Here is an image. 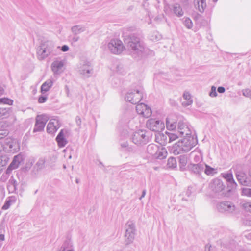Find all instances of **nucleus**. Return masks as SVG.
I'll return each mask as SVG.
<instances>
[{"mask_svg":"<svg viewBox=\"0 0 251 251\" xmlns=\"http://www.w3.org/2000/svg\"><path fill=\"white\" fill-rule=\"evenodd\" d=\"M46 159L44 157L40 158L33 167L32 173L36 175L38 172L45 167Z\"/></svg>","mask_w":251,"mask_h":251,"instance_id":"f3484780","label":"nucleus"},{"mask_svg":"<svg viewBox=\"0 0 251 251\" xmlns=\"http://www.w3.org/2000/svg\"><path fill=\"white\" fill-rule=\"evenodd\" d=\"M25 159V155L20 152L18 154L14 156L9 166L15 170L19 167L20 165L24 162Z\"/></svg>","mask_w":251,"mask_h":251,"instance_id":"dca6fc26","label":"nucleus"},{"mask_svg":"<svg viewBox=\"0 0 251 251\" xmlns=\"http://www.w3.org/2000/svg\"><path fill=\"white\" fill-rule=\"evenodd\" d=\"M137 104V105L136 106V110L139 114L141 115V114L143 113V105H144V104L142 103Z\"/></svg>","mask_w":251,"mask_h":251,"instance_id":"3c124183","label":"nucleus"},{"mask_svg":"<svg viewBox=\"0 0 251 251\" xmlns=\"http://www.w3.org/2000/svg\"><path fill=\"white\" fill-rule=\"evenodd\" d=\"M4 90L3 87L0 86V96L4 94Z\"/></svg>","mask_w":251,"mask_h":251,"instance_id":"774afa93","label":"nucleus"},{"mask_svg":"<svg viewBox=\"0 0 251 251\" xmlns=\"http://www.w3.org/2000/svg\"><path fill=\"white\" fill-rule=\"evenodd\" d=\"M185 26L188 29H191L193 27V23L191 20L189 18H185L184 21Z\"/></svg>","mask_w":251,"mask_h":251,"instance_id":"37998d69","label":"nucleus"},{"mask_svg":"<svg viewBox=\"0 0 251 251\" xmlns=\"http://www.w3.org/2000/svg\"><path fill=\"white\" fill-rule=\"evenodd\" d=\"M108 48L114 54L121 53L124 47L121 41L118 39H112L108 44Z\"/></svg>","mask_w":251,"mask_h":251,"instance_id":"1a4fd4ad","label":"nucleus"},{"mask_svg":"<svg viewBox=\"0 0 251 251\" xmlns=\"http://www.w3.org/2000/svg\"><path fill=\"white\" fill-rule=\"evenodd\" d=\"M8 201H10V202L11 203H14L16 201V198L15 197H9L8 199H7Z\"/></svg>","mask_w":251,"mask_h":251,"instance_id":"338daca9","label":"nucleus"},{"mask_svg":"<svg viewBox=\"0 0 251 251\" xmlns=\"http://www.w3.org/2000/svg\"><path fill=\"white\" fill-rule=\"evenodd\" d=\"M7 159L6 156H0V166H3L5 165L7 163Z\"/></svg>","mask_w":251,"mask_h":251,"instance_id":"603ef678","label":"nucleus"},{"mask_svg":"<svg viewBox=\"0 0 251 251\" xmlns=\"http://www.w3.org/2000/svg\"><path fill=\"white\" fill-rule=\"evenodd\" d=\"M183 150L185 152L190 151L197 143V140L191 136V135H186L181 140Z\"/></svg>","mask_w":251,"mask_h":251,"instance_id":"6e6552de","label":"nucleus"},{"mask_svg":"<svg viewBox=\"0 0 251 251\" xmlns=\"http://www.w3.org/2000/svg\"><path fill=\"white\" fill-rule=\"evenodd\" d=\"M121 150L126 152L134 153L135 149L132 146H130L127 142H125L120 144Z\"/></svg>","mask_w":251,"mask_h":251,"instance_id":"bb28decb","label":"nucleus"},{"mask_svg":"<svg viewBox=\"0 0 251 251\" xmlns=\"http://www.w3.org/2000/svg\"><path fill=\"white\" fill-rule=\"evenodd\" d=\"M178 132L182 136L190 135L191 132L186 125L183 122H179L178 123Z\"/></svg>","mask_w":251,"mask_h":251,"instance_id":"b1692460","label":"nucleus"},{"mask_svg":"<svg viewBox=\"0 0 251 251\" xmlns=\"http://www.w3.org/2000/svg\"><path fill=\"white\" fill-rule=\"evenodd\" d=\"M35 160L34 157L30 158L26 162L25 166L23 168V171L27 172L29 171L35 162Z\"/></svg>","mask_w":251,"mask_h":251,"instance_id":"e433bc0d","label":"nucleus"},{"mask_svg":"<svg viewBox=\"0 0 251 251\" xmlns=\"http://www.w3.org/2000/svg\"><path fill=\"white\" fill-rule=\"evenodd\" d=\"M242 94L245 97L251 99V87L243 89Z\"/></svg>","mask_w":251,"mask_h":251,"instance_id":"c03bdc74","label":"nucleus"},{"mask_svg":"<svg viewBox=\"0 0 251 251\" xmlns=\"http://www.w3.org/2000/svg\"><path fill=\"white\" fill-rule=\"evenodd\" d=\"M211 245L209 244H207L205 246V250L208 251H211L212 249H211Z\"/></svg>","mask_w":251,"mask_h":251,"instance_id":"69168bd1","label":"nucleus"},{"mask_svg":"<svg viewBox=\"0 0 251 251\" xmlns=\"http://www.w3.org/2000/svg\"><path fill=\"white\" fill-rule=\"evenodd\" d=\"M69 48L67 45H64L61 47V50L63 52H66L69 50Z\"/></svg>","mask_w":251,"mask_h":251,"instance_id":"680f3d73","label":"nucleus"},{"mask_svg":"<svg viewBox=\"0 0 251 251\" xmlns=\"http://www.w3.org/2000/svg\"><path fill=\"white\" fill-rule=\"evenodd\" d=\"M53 85V81L51 79H48L45 81L41 87V93L44 94L48 91Z\"/></svg>","mask_w":251,"mask_h":251,"instance_id":"c756f323","label":"nucleus"},{"mask_svg":"<svg viewBox=\"0 0 251 251\" xmlns=\"http://www.w3.org/2000/svg\"><path fill=\"white\" fill-rule=\"evenodd\" d=\"M71 31L75 35L79 34L85 31V28L80 25H77L73 26L71 27Z\"/></svg>","mask_w":251,"mask_h":251,"instance_id":"473e14b6","label":"nucleus"},{"mask_svg":"<svg viewBox=\"0 0 251 251\" xmlns=\"http://www.w3.org/2000/svg\"><path fill=\"white\" fill-rule=\"evenodd\" d=\"M75 121L77 125L80 126L81 125V119L79 116H76L75 118Z\"/></svg>","mask_w":251,"mask_h":251,"instance_id":"bf43d9fd","label":"nucleus"},{"mask_svg":"<svg viewBox=\"0 0 251 251\" xmlns=\"http://www.w3.org/2000/svg\"><path fill=\"white\" fill-rule=\"evenodd\" d=\"M166 124L168 130H173L176 128V122H174L172 123H170L167 118L166 119Z\"/></svg>","mask_w":251,"mask_h":251,"instance_id":"ea45409f","label":"nucleus"},{"mask_svg":"<svg viewBox=\"0 0 251 251\" xmlns=\"http://www.w3.org/2000/svg\"><path fill=\"white\" fill-rule=\"evenodd\" d=\"M242 195L251 197V189L243 188L242 190Z\"/></svg>","mask_w":251,"mask_h":251,"instance_id":"49530a36","label":"nucleus"},{"mask_svg":"<svg viewBox=\"0 0 251 251\" xmlns=\"http://www.w3.org/2000/svg\"><path fill=\"white\" fill-rule=\"evenodd\" d=\"M167 166L169 168H175L176 167V158L170 157L168 159Z\"/></svg>","mask_w":251,"mask_h":251,"instance_id":"4c0bfd02","label":"nucleus"},{"mask_svg":"<svg viewBox=\"0 0 251 251\" xmlns=\"http://www.w3.org/2000/svg\"><path fill=\"white\" fill-rule=\"evenodd\" d=\"M8 134L9 131L7 129H0V139L5 138Z\"/></svg>","mask_w":251,"mask_h":251,"instance_id":"de8ad7c7","label":"nucleus"},{"mask_svg":"<svg viewBox=\"0 0 251 251\" xmlns=\"http://www.w3.org/2000/svg\"><path fill=\"white\" fill-rule=\"evenodd\" d=\"M125 245H128L133 242L136 234L135 224L133 221H128L125 226Z\"/></svg>","mask_w":251,"mask_h":251,"instance_id":"20e7f679","label":"nucleus"},{"mask_svg":"<svg viewBox=\"0 0 251 251\" xmlns=\"http://www.w3.org/2000/svg\"><path fill=\"white\" fill-rule=\"evenodd\" d=\"M2 145L4 148L6 146L8 147L10 151L16 152L19 149L17 141L10 137H6L4 139Z\"/></svg>","mask_w":251,"mask_h":251,"instance_id":"4468645a","label":"nucleus"},{"mask_svg":"<svg viewBox=\"0 0 251 251\" xmlns=\"http://www.w3.org/2000/svg\"><path fill=\"white\" fill-rule=\"evenodd\" d=\"M173 10L174 14L178 17H181L184 14L182 8L178 3H175L173 5Z\"/></svg>","mask_w":251,"mask_h":251,"instance_id":"72a5a7b5","label":"nucleus"},{"mask_svg":"<svg viewBox=\"0 0 251 251\" xmlns=\"http://www.w3.org/2000/svg\"><path fill=\"white\" fill-rule=\"evenodd\" d=\"M13 100L7 98H2L0 99V104H6L8 105H12L13 104Z\"/></svg>","mask_w":251,"mask_h":251,"instance_id":"79ce46f5","label":"nucleus"},{"mask_svg":"<svg viewBox=\"0 0 251 251\" xmlns=\"http://www.w3.org/2000/svg\"><path fill=\"white\" fill-rule=\"evenodd\" d=\"M18 184L19 183L17 180H15L12 176L8 181L7 185V189L8 190L9 192L17 193V191L18 190L17 186Z\"/></svg>","mask_w":251,"mask_h":251,"instance_id":"aec40b11","label":"nucleus"},{"mask_svg":"<svg viewBox=\"0 0 251 251\" xmlns=\"http://www.w3.org/2000/svg\"><path fill=\"white\" fill-rule=\"evenodd\" d=\"M12 112L11 107H0V120L7 118Z\"/></svg>","mask_w":251,"mask_h":251,"instance_id":"4be33fe9","label":"nucleus"},{"mask_svg":"<svg viewBox=\"0 0 251 251\" xmlns=\"http://www.w3.org/2000/svg\"><path fill=\"white\" fill-rule=\"evenodd\" d=\"M79 71L84 77H89L93 72L90 62L86 60H82L79 64Z\"/></svg>","mask_w":251,"mask_h":251,"instance_id":"9d476101","label":"nucleus"},{"mask_svg":"<svg viewBox=\"0 0 251 251\" xmlns=\"http://www.w3.org/2000/svg\"><path fill=\"white\" fill-rule=\"evenodd\" d=\"M14 169L10 167V166L9 165L8 168L6 170L5 173L9 176L12 172V171Z\"/></svg>","mask_w":251,"mask_h":251,"instance_id":"052dcab7","label":"nucleus"},{"mask_svg":"<svg viewBox=\"0 0 251 251\" xmlns=\"http://www.w3.org/2000/svg\"><path fill=\"white\" fill-rule=\"evenodd\" d=\"M204 163H190L188 165V167L192 173L200 176L204 170Z\"/></svg>","mask_w":251,"mask_h":251,"instance_id":"2eb2a0df","label":"nucleus"},{"mask_svg":"<svg viewBox=\"0 0 251 251\" xmlns=\"http://www.w3.org/2000/svg\"><path fill=\"white\" fill-rule=\"evenodd\" d=\"M56 141L60 148L64 147L67 143V141L64 137L63 129L60 130L56 138Z\"/></svg>","mask_w":251,"mask_h":251,"instance_id":"5701e85b","label":"nucleus"},{"mask_svg":"<svg viewBox=\"0 0 251 251\" xmlns=\"http://www.w3.org/2000/svg\"><path fill=\"white\" fill-rule=\"evenodd\" d=\"M193 190L192 187L189 186L188 187L187 190L185 192V195L187 197H190L191 196L192 194L193 193V190Z\"/></svg>","mask_w":251,"mask_h":251,"instance_id":"5fc2aeb1","label":"nucleus"},{"mask_svg":"<svg viewBox=\"0 0 251 251\" xmlns=\"http://www.w3.org/2000/svg\"><path fill=\"white\" fill-rule=\"evenodd\" d=\"M143 113L141 114L145 117H149L151 114V109L147 105H143Z\"/></svg>","mask_w":251,"mask_h":251,"instance_id":"58836bf2","label":"nucleus"},{"mask_svg":"<svg viewBox=\"0 0 251 251\" xmlns=\"http://www.w3.org/2000/svg\"><path fill=\"white\" fill-rule=\"evenodd\" d=\"M194 4L201 13H203L206 7V0H194Z\"/></svg>","mask_w":251,"mask_h":251,"instance_id":"393cba45","label":"nucleus"},{"mask_svg":"<svg viewBox=\"0 0 251 251\" xmlns=\"http://www.w3.org/2000/svg\"><path fill=\"white\" fill-rule=\"evenodd\" d=\"M79 39V37L75 35H74V36L72 38V41L73 42H77Z\"/></svg>","mask_w":251,"mask_h":251,"instance_id":"0e129e2a","label":"nucleus"},{"mask_svg":"<svg viewBox=\"0 0 251 251\" xmlns=\"http://www.w3.org/2000/svg\"><path fill=\"white\" fill-rule=\"evenodd\" d=\"M48 97L46 96L41 95L38 99V102L40 103H44L47 100Z\"/></svg>","mask_w":251,"mask_h":251,"instance_id":"4d7b16f0","label":"nucleus"},{"mask_svg":"<svg viewBox=\"0 0 251 251\" xmlns=\"http://www.w3.org/2000/svg\"><path fill=\"white\" fill-rule=\"evenodd\" d=\"M225 188L223 181L219 178L213 179L209 184V188L213 197L218 198L230 197L233 194V190L229 184H227L226 192L224 191Z\"/></svg>","mask_w":251,"mask_h":251,"instance_id":"f03ea898","label":"nucleus"},{"mask_svg":"<svg viewBox=\"0 0 251 251\" xmlns=\"http://www.w3.org/2000/svg\"><path fill=\"white\" fill-rule=\"evenodd\" d=\"M182 148V143L179 140L171 148L170 151L175 155H178L185 152Z\"/></svg>","mask_w":251,"mask_h":251,"instance_id":"412c9836","label":"nucleus"},{"mask_svg":"<svg viewBox=\"0 0 251 251\" xmlns=\"http://www.w3.org/2000/svg\"><path fill=\"white\" fill-rule=\"evenodd\" d=\"M9 176L7 174H6L5 173L1 176L0 177V180L2 182H5L7 180L8 178L9 177Z\"/></svg>","mask_w":251,"mask_h":251,"instance_id":"13d9d810","label":"nucleus"},{"mask_svg":"<svg viewBox=\"0 0 251 251\" xmlns=\"http://www.w3.org/2000/svg\"><path fill=\"white\" fill-rule=\"evenodd\" d=\"M11 204V203L10 202V201L6 200L4 204H3V205L2 207V210L8 209L9 208V207L10 206Z\"/></svg>","mask_w":251,"mask_h":251,"instance_id":"6e6d98bb","label":"nucleus"},{"mask_svg":"<svg viewBox=\"0 0 251 251\" xmlns=\"http://www.w3.org/2000/svg\"><path fill=\"white\" fill-rule=\"evenodd\" d=\"M236 178L242 185L248 186L250 184V181L248 179L245 173H240L239 174H236Z\"/></svg>","mask_w":251,"mask_h":251,"instance_id":"a878e982","label":"nucleus"},{"mask_svg":"<svg viewBox=\"0 0 251 251\" xmlns=\"http://www.w3.org/2000/svg\"><path fill=\"white\" fill-rule=\"evenodd\" d=\"M217 91L219 93H223L225 91V88L224 87L220 86L218 88Z\"/></svg>","mask_w":251,"mask_h":251,"instance_id":"e2e57ef3","label":"nucleus"},{"mask_svg":"<svg viewBox=\"0 0 251 251\" xmlns=\"http://www.w3.org/2000/svg\"><path fill=\"white\" fill-rule=\"evenodd\" d=\"M243 208L249 212H251V202H245L242 204Z\"/></svg>","mask_w":251,"mask_h":251,"instance_id":"a18cd8bd","label":"nucleus"},{"mask_svg":"<svg viewBox=\"0 0 251 251\" xmlns=\"http://www.w3.org/2000/svg\"><path fill=\"white\" fill-rule=\"evenodd\" d=\"M202 159L201 155L200 153L195 154L193 158V161L196 164L201 163V161Z\"/></svg>","mask_w":251,"mask_h":251,"instance_id":"8fccbe9b","label":"nucleus"},{"mask_svg":"<svg viewBox=\"0 0 251 251\" xmlns=\"http://www.w3.org/2000/svg\"><path fill=\"white\" fill-rule=\"evenodd\" d=\"M161 38V35L157 32H153L151 36V39L152 41H158Z\"/></svg>","mask_w":251,"mask_h":251,"instance_id":"09e8293b","label":"nucleus"},{"mask_svg":"<svg viewBox=\"0 0 251 251\" xmlns=\"http://www.w3.org/2000/svg\"><path fill=\"white\" fill-rule=\"evenodd\" d=\"M167 154V152L163 148H159L158 151L155 155L154 158L158 159H163L165 158Z\"/></svg>","mask_w":251,"mask_h":251,"instance_id":"f704fd0d","label":"nucleus"},{"mask_svg":"<svg viewBox=\"0 0 251 251\" xmlns=\"http://www.w3.org/2000/svg\"><path fill=\"white\" fill-rule=\"evenodd\" d=\"M124 42L130 50L133 58L139 60L142 57L145 50V45L139 34H130L125 38Z\"/></svg>","mask_w":251,"mask_h":251,"instance_id":"f257e3e1","label":"nucleus"},{"mask_svg":"<svg viewBox=\"0 0 251 251\" xmlns=\"http://www.w3.org/2000/svg\"><path fill=\"white\" fill-rule=\"evenodd\" d=\"M64 64V62L62 60H55L51 64V70L55 74H60L62 72Z\"/></svg>","mask_w":251,"mask_h":251,"instance_id":"a211bd4d","label":"nucleus"},{"mask_svg":"<svg viewBox=\"0 0 251 251\" xmlns=\"http://www.w3.org/2000/svg\"><path fill=\"white\" fill-rule=\"evenodd\" d=\"M205 169L204 168V173L208 176H213L217 173L216 169L213 168L210 166L205 164Z\"/></svg>","mask_w":251,"mask_h":251,"instance_id":"c9c22d12","label":"nucleus"},{"mask_svg":"<svg viewBox=\"0 0 251 251\" xmlns=\"http://www.w3.org/2000/svg\"><path fill=\"white\" fill-rule=\"evenodd\" d=\"M72 247V242L71 240L69 239L66 240L63 243L62 246L61 247V248L68 249H72L71 247Z\"/></svg>","mask_w":251,"mask_h":251,"instance_id":"a19ab883","label":"nucleus"},{"mask_svg":"<svg viewBox=\"0 0 251 251\" xmlns=\"http://www.w3.org/2000/svg\"><path fill=\"white\" fill-rule=\"evenodd\" d=\"M179 166L181 171H184L187 163V157L185 155H182L178 157Z\"/></svg>","mask_w":251,"mask_h":251,"instance_id":"2f4dec72","label":"nucleus"},{"mask_svg":"<svg viewBox=\"0 0 251 251\" xmlns=\"http://www.w3.org/2000/svg\"><path fill=\"white\" fill-rule=\"evenodd\" d=\"M147 132L143 130H139L135 132L132 135V141L138 146H142L147 144L149 139V136L147 135Z\"/></svg>","mask_w":251,"mask_h":251,"instance_id":"423d86ee","label":"nucleus"},{"mask_svg":"<svg viewBox=\"0 0 251 251\" xmlns=\"http://www.w3.org/2000/svg\"><path fill=\"white\" fill-rule=\"evenodd\" d=\"M159 146L154 144H151L147 146V151L148 154H150L154 158L155 155L158 151Z\"/></svg>","mask_w":251,"mask_h":251,"instance_id":"cd10ccee","label":"nucleus"},{"mask_svg":"<svg viewBox=\"0 0 251 251\" xmlns=\"http://www.w3.org/2000/svg\"><path fill=\"white\" fill-rule=\"evenodd\" d=\"M48 120V117L45 115H37L36 118V123L33 129V132L43 131Z\"/></svg>","mask_w":251,"mask_h":251,"instance_id":"9b49d317","label":"nucleus"},{"mask_svg":"<svg viewBox=\"0 0 251 251\" xmlns=\"http://www.w3.org/2000/svg\"><path fill=\"white\" fill-rule=\"evenodd\" d=\"M209 96L211 97H215L217 96V93L216 92V87L212 86L211 88V91L209 93Z\"/></svg>","mask_w":251,"mask_h":251,"instance_id":"864d4df0","label":"nucleus"},{"mask_svg":"<svg viewBox=\"0 0 251 251\" xmlns=\"http://www.w3.org/2000/svg\"><path fill=\"white\" fill-rule=\"evenodd\" d=\"M146 126L148 129L154 132H159L164 129L165 127V125L163 121L153 118L148 120Z\"/></svg>","mask_w":251,"mask_h":251,"instance_id":"0eeeda50","label":"nucleus"},{"mask_svg":"<svg viewBox=\"0 0 251 251\" xmlns=\"http://www.w3.org/2000/svg\"><path fill=\"white\" fill-rule=\"evenodd\" d=\"M55 50V46L52 42L50 41L43 42L37 49L38 58L40 60H42L50 54L56 55Z\"/></svg>","mask_w":251,"mask_h":251,"instance_id":"7ed1b4c3","label":"nucleus"},{"mask_svg":"<svg viewBox=\"0 0 251 251\" xmlns=\"http://www.w3.org/2000/svg\"><path fill=\"white\" fill-rule=\"evenodd\" d=\"M143 95L142 88L131 90L127 93L125 97V100L133 104H136L141 100L143 98Z\"/></svg>","mask_w":251,"mask_h":251,"instance_id":"39448f33","label":"nucleus"},{"mask_svg":"<svg viewBox=\"0 0 251 251\" xmlns=\"http://www.w3.org/2000/svg\"><path fill=\"white\" fill-rule=\"evenodd\" d=\"M61 124L57 119H51L47 126V132L49 134H53L59 129Z\"/></svg>","mask_w":251,"mask_h":251,"instance_id":"ddd939ff","label":"nucleus"},{"mask_svg":"<svg viewBox=\"0 0 251 251\" xmlns=\"http://www.w3.org/2000/svg\"><path fill=\"white\" fill-rule=\"evenodd\" d=\"M161 138L165 141H167L168 138V142L170 143L176 140L178 138V136L174 133L166 132L165 134H162Z\"/></svg>","mask_w":251,"mask_h":251,"instance_id":"c85d7f7f","label":"nucleus"},{"mask_svg":"<svg viewBox=\"0 0 251 251\" xmlns=\"http://www.w3.org/2000/svg\"><path fill=\"white\" fill-rule=\"evenodd\" d=\"M183 97L186 100V101L182 102V104L183 106L187 107L192 104L193 100L189 92H185L183 95Z\"/></svg>","mask_w":251,"mask_h":251,"instance_id":"7c9ffc66","label":"nucleus"},{"mask_svg":"<svg viewBox=\"0 0 251 251\" xmlns=\"http://www.w3.org/2000/svg\"><path fill=\"white\" fill-rule=\"evenodd\" d=\"M222 176L227 181V184H229L230 188L233 191V186L235 184V181L233 178V174L231 170H230L227 173H222Z\"/></svg>","mask_w":251,"mask_h":251,"instance_id":"6ab92c4d","label":"nucleus"},{"mask_svg":"<svg viewBox=\"0 0 251 251\" xmlns=\"http://www.w3.org/2000/svg\"><path fill=\"white\" fill-rule=\"evenodd\" d=\"M216 207L217 210L221 213H232L235 210V206L233 203L228 201L221 202L217 204Z\"/></svg>","mask_w":251,"mask_h":251,"instance_id":"f8f14e48","label":"nucleus"}]
</instances>
